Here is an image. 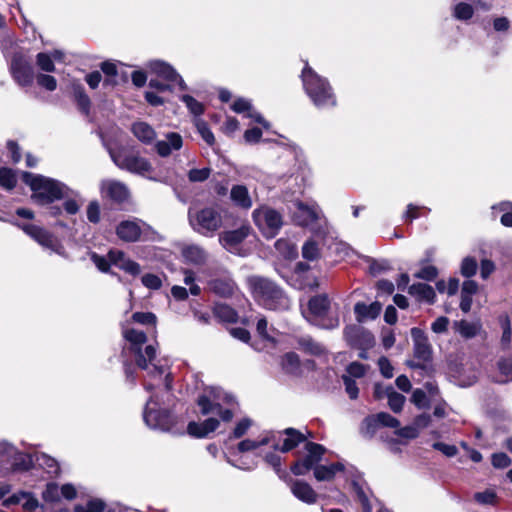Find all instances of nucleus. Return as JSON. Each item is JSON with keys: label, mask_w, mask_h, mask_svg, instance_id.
Segmentation results:
<instances>
[{"label": "nucleus", "mask_w": 512, "mask_h": 512, "mask_svg": "<svg viewBox=\"0 0 512 512\" xmlns=\"http://www.w3.org/2000/svg\"><path fill=\"white\" fill-rule=\"evenodd\" d=\"M195 126L197 128L198 133L201 135L202 139L209 146H213L215 144V137L212 131L209 129L207 123L203 120L197 119L195 121Z\"/></svg>", "instance_id": "obj_42"}, {"label": "nucleus", "mask_w": 512, "mask_h": 512, "mask_svg": "<svg viewBox=\"0 0 512 512\" xmlns=\"http://www.w3.org/2000/svg\"><path fill=\"white\" fill-rule=\"evenodd\" d=\"M411 335L414 340V355L422 361H428L431 357V346L427 337L418 328L411 329Z\"/></svg>", "instance_id": "obj_18"}, {"label": "nucleus", "mask_w": 512, "mask_h": 512, "mask_svg": "<svg viewBox=\"0 0 512 512\" xmlns=\"http://www.w3.org/2000/svg\"><path fill=\"white\" fill-rule=\"evenodd\" d=\"M132 133L144 144H152L156 139V132L152 126L146 122H136L132 125Z\"/></svg>", "instance_id": "obj_26"}, {"label": "nucleus", "mask_w": 512, "mask_h": 512, "mask_svg": "<svg viewBox=\"0 0 512 512\" xmlns=\"http://www.w3.org/2000/svg\"><path fill=\"white\" fill-rule=\"evenodd\" d=\"M43 499L48 502H54L59 500V487L55 483H50L46 486L43 492Z\"/></svg>", "instance_id": "obj_59"}, {"label": "nucleus", "mask_w": 512, "mask_h": 512, "mask_svg": "<svg viewBox=\"0 0 512 512\" xmlns=\"http://www.w3.org/2000/svg\"><path fill=\"white\" fill-rule=\"evenodd\" d=\"M353 490H354L359 502L362 505L363 512H372V507L369 502L368 494L365 492L363 487L360 484L354 482Z\"/></svg>", "instance_id": "obj_44"}, {"label": "nucleus", "mask_w": 512, "mask_h": 512, "mask_svg": "<svg viewBox=\"0 0 512 512\" xmlns=\"http://www.w3.org/2000/svg\"><path fill=\"white\" fill-rule=\"evenodd\" d=\"M474 499L481 504H493L496 499V494L492 490H486L476 493Z\"/></svg>", "instance_id": "obj_63"}, {"label": "nucleus", "mask_w": 512, "mask_h": 512, "mask_svg": "<svg viewBox=\"0 0 512 512\" xmlns=\"http://www.w3.org/2000/svg\"><path fill=\"white\" fill-rule=\"evenodd\" d=\"M182 256L186 262L201 265L207 259V253L198 245H188L182 249Z\"/></svg>", "instance_id": "obj_30"}, {"label": "nucleus", "mask_w": 512, "mask_h": 512, "mask_svg": "<svg viewBox=\"0 0 512 512\" xmlns=\"http://www.w3.org/2000/svg\"><path fill=\"white\" fill-rule=\"evenodd\" d=\"M9 463L11 464V470L13 472L27 471L32 466V458L29 455L18 453L16 451V455L12 457Z\"/></svg>", "instance_id": "obj_35"}, {"label": "nucleus", "mask_w": 512, "mask_h": 512, "mask_svg": "<svg viewBox=\"0 0 512 512\" xmlns=\"http://www.w3.org/2000/svg\"><path fill=\"white\" fill-rule=\"evenodd\" d=\"M209 289L221 297H230L236 291V284L232 278L225 276L209 281Z\"/></svg>", "instance_id": "obj_23"}, {"label": "nucleus", "mask_w": 512, "mask_h": 512, "mask_svg": "<svg viewBox=\"0 0 512 512\" xmlns=\"http://www.w3.org/2000/svg\"><path fill=\"white\" fill-rule=\"evenodd\" d=\"M22 229L27 235H29L43 247L52 249L53 251H58L60 246L58 240L48 231L33 224L23 225Z\"/></svg>", "instance_id": "obj_14"}, {"label": "nucleus", "mask_w": 512, "mask_h": 512, "mask_svg": "<svg viewBox=\"0 0 512 512\" xmlns=\"http://www.w3.org/2000/svg\"><path fill=\"white\" fill-rule=\"evenodd\" d=\"M133 321L144 325H155L156 316L151 312H136L132 315Z\"/></svg>", "instance_id": "obj_54"}, {"label": "nucleus", "mask_w": 512, "mask_h": 512, "mask_svg": "<svg viewBox=\"0 0 512 512\" xmlns=\"http://www.w3.org/2000/svg\"><path fill=\"white\" fill-rule=\"evenodd\" d=\"M219 420L210 417L202 423L190 422L187 427V431L191 436L203 438L209 433L214 432L219 427Z\"/></svg>", "instance_id": "obj_21"}, {"label": "nucleus", "mask_w": 512, "mask_h": 512, "mask_svg": "<svg viewBox=\"0 0 512 512\" xmlns=\"http://www.w3.org/2000/svg\"><path fill=\"white\" fill-rule=\"evenodd\" d=\"M233 402V396L218 388H211L208 393L199 396L197 400L203 415L215 414L224 422H229L233 418L231 409L224 405H230Z\"/></svg>", "instance_id": "obj_6"}, {"label": "nucleus", "mask_w": 512, "mask_h": 512, "mask_svg": "<svg viewBox=\"0 0 512 512\" xmlns=\"http://www.w3.org/2000/svg\"><path fill=\"white\" fill-rule=\"evenodd\" d=\"M342 379H343V382L345 385L346 392L349 395V397L351 399H356L358 397V393H359V389L356 385V382L350 376H347V375H343Z\"/></svg>", "instance_id": "obj_61"}, {"label": "nucleus", "mask_w": 512, "mask_h": 512, "mask_svg": "<svg viewBox=\"0 0 512 512\" xmlns=\"http://www.w3.org/2000/svg\"><path fill=\"white\" fill-rule=\"evenodd\" d=\"M302 81L306 93L319 108L334 107L336 98L329 82L316 74L307 64L302 71Z\"/></svg>", "instance_id": "obj_5"}, {"label": "nucleus", "mask_w": 512, "mask_h": 512, "mask_svg": "<svg viewBox=\"0 0 512 512\" xmlns=\"http://www.w3.org/2000/svg\"><path fill=\"white\" fill-rule=\"evenodd\" d=\"M270 441H271V438L269 436H264L260 440H257V441L256 440L246 439V440L241 441L238 444V450L240 452L251 451V450H254V449L258 448V447L267 445L268 443H270Z\"/></svg>", "instance_id": "obj_39"}, {"label": "nucleus", "mask_w": 512, "mask_h": 512, "mask_svg": "<svg viewBox=\"0 0 512 512\" xmlns=\"http://www.w3.org/2000/svg\"><path fill=\"white\" fill-rule=\"evenodd\" d=\"M87 218L91 223H98L100 221V205L98 201H91L87 207Z\"/></svg>", "instance_id": "obj_57"}, {"label": "nucleus", "mask_w": 512, "mask_h": 512, "mask_svg": "<svg viewBox=\"0 0 512 512\" xmlns=\"http://www.w3.org/2000/svg\"><path fill=\"white\" fill-rule=\"evenodd\" d=\"M101 191L107 197L116 202H124L129 198V189L127 186L116 180H105L101 183Z\"/></svg>", "instance_id": "obj_16"}, {"label": "nucleus", "mask_w": 512, "mask_h": 512, "mask_svg": "<svg viewBox=\"0 0 512 512\" xmlns=\"http://www.w3.org/2000/svg\"><path fill=\"white\" fill-rule=\"evenodd\" d=\"M344 470V465L340 462L330 465H318L314 468V476L318 481H330L337 472Z\"/></svg>", "instance_id": "obj_28"}, {"label": "nucleus", "mask_w": 512, "mask_h": 512, "mask_svg": "<svg viewBox=\"0 0 512 512\" xmlns=\"http://www.w3.org/2000/svg\"><path fill=\"white\" fill-rule=\"evenodd\" d=\"M282 434L286 436V438L283 441V444L281 446L275 444L274 449L280 450L283 453L291 451L300 443L306 440V436L302 432L294 428H286L285 430L282 431Z\"/></svg>", "instance_id": "obj_22"}, {"label": "nucleus", "mask_w": 512, "mask_h": 512, "mask_svg": "<svg viewBox=\"0 0 512 512\" xmlns=\"http://www.w3.org/2000/svg\"><path fill=\"white\" fill-rule=\"evenodd\" d=\"M122 335L129 343V350L138 368L146 370L153 377L166 373L167 365L157 359V345L147 344L145 332L123 325Z\"/></svg>", "instance_id": "obj_1"}, {"label": "nucleus", "mask_w": 512, "mask_h": 512, "mask_svg": "<svg viewBox=\"0 0 512 512\" xmlns=\"http://www.w3.org/2000/svg\"><path fill=\"white\" fill-rule=\"evenodd\" d=\"M16 455V448L6 441H0V464L9 463Z\"/></svg>", "instance_id": "obj_47"}, {"label": "nucleus", "mask_w": 512, "mask_h": 512, "mask_svg": "<svg viewBox=\"0 0 512 512\" xmlns=\"http://www.w3.org/2000/svg\"><path fill=\"white\" fill-rule=\"evenodd\" d=\"M385 395L388 398L390 409L395 413L400 412L406 400L405 396L394 391L392 386L385 387Z\"/></svg>", "instance_id": "obj_34"}, {"label": "nucleus", "mask_w": 512, "mask_h": 512, "mask_svg": "<svg viewBox=\"0 0 512 512\" xmlns=\"http://www.w3.org/2000/svg\"><path fill=\"white\" fill-rule=\"evenodd\" d=\"M107 257L109 258L111 264L117 266L132 276H137L141 273L140 265L137 262L127 258L125 253L120 250H110Z\"/></svg>", "instance_id": "obj_15"}, {"label": "nucleus", "mask_w": 512, "mask_h": 512, "mask_svg": "<svg viewBox=\"0 0 512 512\" xmlns=\"http://www.w3.org/2000/svg\"><path fill=\"white\" fill-rule=\"evenodd\" d=\"M296 205L295 219L299 225L310 227L311 229H316V226L320 227L319 222L323 216L318 206H308L301 202H298Z\"/></svg>", "instance_id": "obj_10"}, {"label": "nucleus", "mask_w": 512, "mask_h": 512, "mask_svg": "<svg viewBox=\"0 0 512 512\" xmlns=\"http://www.w3.org/2000/svg\"><path fill=\"white\" fill-rule=\"evenodd\" d=\"M182 100L186 104L188 109L191 111V113H193L194 115L198 116L204 112L203 105L196 99H194L192 96L184 95L182 97Z\"/></svg>", "instance_id": "obj_56"}, {"label": "nucleus", "mask_w": 512, "mask_h": 512, "mask_svg": "<svg viewBox=\"0 0 512 512\" xmlns=\"http://www.w3.org/2000/svg\"><path fill=\"white\" fill-rule=\"evenodd\" d=\"M276 249L287 258H293L297 255L295 246L288 240L279 239L275 243Z\"/></svg>", "instance_id": "obj_45"}, {"label": "nucleus", "mask_w": 512, "mask_h": 512, "mask_svg": "<svg viewBox=\"0 0 512 512\" xmlns=\"http://www.w3.org/2000/svg\"><path fill=\"white\" fill-rule=\"evenodd\" d=\"M368 424H378L380 426L397 428L400 425V422L393 416L388 413L380 412L375 416H370Z\"/></svg>", "instance_id": "obj_37"}, {"label": "nucleus", "mask_w": 512, "mask_h": 512, "mask_svg": "<svg viewBox=\"0 0 512 512\" xmlns=\"http://www.w3.org/2000/svg\"><path fill=\"white\" fill-rule=\"evenodd\" d=\"M37 65L45 72H53L55 70L52 57L47 53H39L36 56Z\"/></svg>", "instance_id": "obj_50"}, {"label": "nucleus", "mask_w": 512, "mask_h": 512, "mask_svg": "<svg viewBox=\"0 0 512 512\" xmlns=\"http://www.w3.org/2000/svg\"><path fill=\"white\" fill-rule=\"evenodd\" d=\"M329 307L330 301L326 295L314 296L308 301L307 310H303L302 314L308 321L316 323L326 315Z\"/></svg>", "instance_id": "obj_11"}, {"label": "nucleus", "mask_w": 512, "mask_h": 512, "mask_svg": "<svg viewBox=\"0 0 512 512\" xmlns=\"http://www.w3.org/2000/svg\"><path fill=\"white\" fill-rule=\"evenodd\" d=\"M11 70L13 73L14 79L21 85L27 86L30 85L33 81V69L32 66L22 60L21 58H14Z\"/></svg>", "instance_id": "obj_17"}, {"label": "nucleus", "mask_w": 512, "mask_h": 512, "mask_svg": "<svg viewBox=\"0 0 512 512\" xmlns=\"http://www.w3.org/2000/svg\"><path fill=\"white\" fill-rule=\"evenodd\" d=\"M411 402L418 408H427L429 401L426 393L421 389H415L411 396Z\"/></svg>", "instance_id": "obj_55"}, {"label": "nucleus", "mask_w": 512, "mask_h": 512, "mask_svg": "<svg viewBox=\"0 0 512 512\" xmlns=\"http://www.w3.org/2000/svg\"><path fill=\"white\" fill-rule=\"evenodd\" d=\"M143 418L147 426L162 431H169L175 425L174 416L167 410L158 409L153 397L146 403Z\"/></svg>", "instance_id": "obj_8"}, {"label": "nucleus", "mask_w": 512, "mask_h": 512, "mask_svg": "<svg viewBox=\"0 0 512 512\" xmlns=\"http://www.w3.org/2000/svg\"><path fill=\"white\" fill-rule=\"evenodd\" d=\"M250 233L251 227L249 225H242L238 229L221 233L219 235V241L226 250L235 252L236 247L242 243Z\"/></svg>", "instance_id": "obj_12"}, {"label": "nucleus", "mask_w": 512, "mask_h": 512, "mask_svg": "<svg viewBox=\"0 0 512 512\" xmlns=\"http://www.w3.org/2000/svg\"><path fill=\"white\" fill-rule=\"evenodd\" d=\"M75 97H76L77 104H78L79 108L83 112L88 113L89 107H90V99L85 94L84 89H83L82 86L78 85L75 88Z\"/></svg>", "instance_id": "obj_52"}, {"label": "nucleus", "mask_w": 512, "mask_h": 512, "mask_svg": "<svg viewBox=\"0 0 512 512\" xmlns=\"http://www.w3.org/2000/svg\"><path fill=\"white\" fill-rule=\"evenodd\" d=\"M307 455L303 458L306 464L314 470L317 464L321 461L326 449L321 444L314 442H307L305 445Z\"/></svg>", "instance_id": "obj_27"}, {"label": "nucleus", "mask_w": 512, "mask_h": 512, "mask_svg": "<svg viewBox=\"0 0 512 512\" xmlns=\"http://www.w3.org/2000/svg\"><path fill=\"white\" fill-rule=\"evenodd\" d=\"M110 156L120 169H125L131 173L145 175L152 171L150 162L136 154L124 150H110Z\"/></svg>", "instance_id": "obj_9"}, {"label": "nucleus", "mask_w": 512, "mask_h": 512, "mask_svg": "<svg viewBox=\"0 0 512 512\" xmlns=\"http://www.w3.org/2000/svg\"><path fill=\"white\" fill-rule=\"evenodd\" d=\"M222 212L221 206L217 204L190 207L188 221L198 234L213 236L223 226Z\"/></svg>", "instance_id": "obj_3"}, {"label": "nucleus", "mask_w": 512, "mask_h": 512, "mask_svg": "<svg viewBox=\"0 0 512 512\" xmlns=\"http://www.w3.org/2000/svg\"><path fill=\"white\" fill-rule=\"evenodd\" d=\"M477 261L472 257H466L462 261L461 273L465 277H471L476 273Z\"/></svg>", "instance_id": "obj_53"}, {"label": "nucleus", "mask_w": 512, "mask_h": 512, "mask_svg": "<svg viewBox=\"0 0 512 512\" xmlns=\"http://www.w3.org/2000/svg\"><path fill=\"white\" fill-rule=\"evenodd\" d=\"M23 181L33 191L32 199L40 205L62 199L68 193V188L63 183L42 175L25 172Z\"/></svg>", "instance_id": "obj_4"}, {"label": "nucleus", "mask_w": 512, "mask_h": 512, "mask_svg": "<svg viewBox=\"0 0 512 512\" xmlns=\"http://www.w3.org/2000/svg\"><path fill=\"white\" fill-rule=\"evenodd\" d=\"M292 494L302 502L313 504L317 501V493L304 481H294L291 483Z\"/></svg>", "instance_id": "obj_24"}, {"label": "nucleus", "mask_w": 512, "mask_h": 512, "mask_svg": "<svg viewBox=\"0 0 512 512\" xmlns=\"http://www.w3.org/2000/svg\"><path fill=\"white\" fill-rule=\"evenodd\" d=\"M19 503H22L23 508L28 511H33L38 506L37 499L32 497L30 494L24 493V492L19 493V494H14L11 497H9L8 499L4 500V502H3L4 506H9L11 504H19Z\"/></svg>", "instance_id": "obj_32"}, {"label": "nucleus", "mask_w": 512, "mask_h": 512, "mask_svg": "<svg viewBox=\"0 0 512 512\" xmlns=\"http://www.w3.org/2000/svg\"><path fill=\"white\" fill-rule=\"evenodd\" d=\"M36 460L39 462V465L47 468L49 472H58V465L54 458L46 454H42L41 456L37 457Z\"/></svg>", "instance_id": "obj_60"}, {"label": "nucleus", "mask_w": 512, "mask_h": 512, "mask_svg": "<svg viewBox=\"0 0 512 512\" xmlns=\"http://www.w3.org/2000/svg\"><path fill=\"white\" fill-rule=\"evenodd\" d=\"M300 360L296 353L289 352L286 353L281 361V365L283 370L287 373H294L299 368Z\"/></svg>", "instance_id": "obj_38"}, {"label": "nucleus", "mask_w": 512, "mask_h": 512, "mask_svg": "<svg viewBox=\"0 0 512 512\" xmlns=\"http://www.w3.org/2000/svg\"><path fill=\"white\" fill-rule=\"evenodd\" d=\"M231 200L241 208L249 209L252 206V200L248 189L243 185L233 186L230 192Z\"/></svg>", "instance_id": "obj_31"}, {"label": "nucleus", "mask_w": 512, "mask_h": 512, "mask_svg": "<svg viewBox=\"0 0 512 512\" xmlns=\"http://www.w3.org/2000/svg\"><path fill=\"white\" fill-rule=\"evenodd\" d=\"M211 174L210 168H201V169H191L188 172V179L190 182H203L209 178Z\"/></svg>", "instance_id": "obj_51"}, {"label": "nucleus", "mask_w": 512, "mask_h": 512, "mask_svg": "<svg viewBox=\"0 0 512 512\" xmlns=\"http://www.w3.org/2000/svg\"><path fill=\"white\" fill-rule=\"evenodd\" d=\"M247 283L253 298L262 307L269 310L289 308V298L274 282L260 276H251L247 279Z\"/></svg>", "instance_id": "obj_2"}, {"label": "nucleus", "mask_w": 512, "mask_h": 512, "mask_svg": "<svg viewBox=\"0 0 512 512\" xmlns=\"http://www.w3.org/2000/svg\"><path fill=\"white\" fill-rule=\"evenodd\" d=\"M298 343L303 350L311 354L318 355L323 352V347L319 343L314 341L311 337H301L298 340Z\"/></svg>", "instance_id": "obj_41"}, {"label": "nucleus", "mask_w": 512, "mask_h": 512, "mask_svg": "<svg viewBox=\"0 0 512 512\" xmlns=\"http://www.w3.org/2000/svg\"><path fill=\"white\" fill-rule=\"evenodd\" d=\"M37 83L48 91H54L57 87L56 79L46 74H39L37 76Z\"/></svg>", "instance_id": "obj_58"}, {"label": "nucleus", "mask_w": 512, "mask_h": 512, "mask_svg": "<svg viewBox=\"0 0 512 512\" xmlns=\"http://www.w3.org/2000/svg\"><path fill=\"white\" fill-rule=\"evenodd\" d=\"M456 331L464 338L469 339L475 337L480 331L481 325L478 322H469L460 320L455 322Z\"/></svg>", "instance_id": "obj_33"}, {"label": "nucleus", "mask_w": 512, "mask_h": 512, "mask_svg": "<svg viewBox=\"0 0 512 512\" xmlns=\"http://www.w3.org/2000/svg\"><path fill=\"white\" fill-rule=\"evenodd\" d=\"M498 368L505 377V379L499 380V382L505 383L512 380V359L503 358L498 362Z\"/></svg>", "instance_id": "obj_49"}, {"label": "nucleus", "mask_w": 512, "mask_h": 512, "mask_svg": "<svg viewBox=\"0 0 512 512\" xmlns=\"http://www.w3.org/2000/svg\"><path fill=\"white\" fill-rule=\"evenodd\" d=\"M141 280L143 285L149 289H159L162 284L161 279L154 274H145Z\"/></svg>", "instance_id": "obj_64"}, {"label": "nucleus", "mask_w": 512, "mask_h": 512, "mask_svg": "<svg viewBox=\"0 0 512 512\" xmlns=\"http://www.w3.org/2000/svg\"><path fill=\"white\" fill-rule=\"evenodd\" d=\"M381 310L382 305L379 302H373L370 305H366L365 303H356L354 306V312L359 322H362L365 319L377 318Z\"/></svg>", "instance_id": "obj_25"}, {"label": "nucleus", "mask_w": 512, "mask_h": 512, "mask_svg": "<svg viewBox=\"0 0 512 512\" xmlns=\"http://www.w3.org/2000/svg\"><path fill=\"white\" fill-rule=\"evenodd\" d=\"M511 459L505 453H494L492 455V465L495 468H506L511 464Z\"/></svg>", "instance_id": "obj_62"}, {"label": "nucleus", "mask_w": 512, "mask_h": 512, "mask_svg": "<svg viewBox=\"0 0 512 512\" xmlns=\"http://www.w3.org/2000/svg\"><path fill=\"white\" fill-rule=\"evenodd\" d=\"M17 182L16 176L11 169L1 168L0 169V185L5 189H12L15 187Z\"/></svg>", "instance_id": "obj_43"}, {"label": "nucleus", "mask_w": 512, "mask_h": 512, "mask_svg": "<svg viewBox=\"0 0 512 512\" xmlns=\"http://www.w3.org/2000/svg\"><path fill=\"white\" fill-rule=\"evenodd\" d=\"M408 292L418 300L426 301L428 303H433L436 297L434 289L425 283H416L411 285Z\"/></svg>", "instance_id": "obj_29"}, {"label": "nucleus", "mask_w": 512, "mask_h": 512, "mask_svg": "<svg viewBox=\"0 0 512 512\" xmlns=\"http://www.w3.org/2000/svg\"><path fill=\"white\" fill-rule=\"evenodd\" d=\"M183 145V140L180 134L171 132L166 135L165 140L155 143L157 153L161 157L169 156L172 151L180 150Z\"/></svg>", "instance_id": "obj_19"}, {"label": "nucleus", "mask_w": 512, "mask_h": 512, "mask_svg": "<svg viewBox=\"0 0 512 512\" xmlns=\"http://www.w3.org/2000/svg\"><path fill=\"white\" fill-rule=\"evenodd\" d=\"M214 315L224 322L232 323L237 321L236 311L226 304H216L214 307Z\"/></svg>", "instance_id": "obj_36"}, {"label": "nucleus", "mask_w": 512, "mask_h": 512, "mask_svg": "<svg viewBox=\"0 0 512 512\" xmlns=\"http://www.w3.org/2000/svg\"><path fill=\"white\" fill-rule=\"evenodd\" d=\"M320 255L319 247L315 241H307L302 247L303 258L313 261Z\"/></svg>", "instance_id": "obj_46"}, {"label": "nucleus", "mask_w": 512, "mask_h": 512, "mask_svg": "<svg viewBox=\"0 0 512 512\" xmlns=\"http://www.w3.org/2000/svg\"><path fill=\"white\" fill-rule=\"evenodd\" d=\"M105 503L101 499H91L86 505H76L75 512H104Z\"/></svg>", "instance_id": "obj_40"}, {"label": "nucleus", "mask_w": 512, "mask_h": 512, "mask_svg": "<svg viewBox=\"0 0 512 512\" xmlns=\"http://www.w3.org/2000/svg\"><path fill=\"white\" fill-rule=\"evenodd\" d=\"M148 67L152 73L163 78L164 80L178 84L181 90L187 89V86L181 76L167 63L155 60L151 61L148 64Z\"/></svg>", "instance_id": "obj_13"}, {"label": "nucleus", "mask_w": 512, "mask_h": 512, "mask_svg": "<svg viewBox=\"0 0 512 512\" xmlns=\"http://www.w3.org/2000/svg\"><path fill=\"white\" fill-rule=\"evenodd\" d=\"M454 16L460 20H468L473 16V7L467 3H458L454 8Z\"/></svg>", "instance_id": "obj_48"}, {"label": "nucleus", "mask_w": 512, "mask_h": 512, "mask_svg": "<svg viewBox=\"0 0 512 512\" xmlns=\"http://www.w3.org/2000/svg\"><path fill=\"white\" fill-rule=\"evenodd\" d=\"M118 237L126 242H136L140 239L142 228L137 221H122L116 228Z\"/></svg>", "instance_id": "obj_20"}, {"label": "nucleus", "mask_w": 512, "mask_h": 512, "mask_svg": "<svg viewBox=\"0 0 512 512\" xmlns=\"http://www.w3.org/2000/svg\"><path fill=\"white\" fill-rule=\"evenodd\" d=\"M253 219L266 238L275 237L283 224L281 214L267 206L254 210Z\"/></svg>", "instance_id": "obj_7"}]
</instances>
